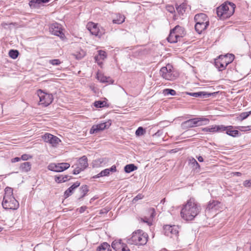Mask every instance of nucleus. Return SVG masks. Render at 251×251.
Wrapping results in <instances>:
<instances>
[{"label":"nucleus","instance_id":"obj_1","mask_svg":"<svg viewBox=\"0 0 251 251\" xmlns=\"http://www.w3.org/2000/svg\"><path fill=\"white\" fill-rule=\"evenodd\" d=\"M201 206L193 198L187 201L181 209V217L186 221H191L198 215L201 211Z\"/></svg>","mask_w":251,"mask_h":251},{"label":"nucleus","instance_id":"obj_2","mask_svg":"<svg viewBox=\"0 0 251 251\" xmlns=\"http://www.w3.org/2000/svg\"><path fill=\"white\" fill-rule=\"evenodd\" d=\"M148 234L141 229H138L132 234L131 237L128 238L127 242L131 245L142 246L146 244L148 241Z\"/></svg>","mask_w":251,"mask_h":251},{"label":"nucleus","instance_id":"obj_3","mask_svg":"<svg viewBox=\"0 0 251 251\" xmlns=\"http://www.w3.org/2000/svg\"><path fill=\"white\" fill-rule=\"evenodd\" d=\"M235 5L230 2H225L217 8V16L221 20L229 18L234 12Z\"/></svg>","mask_w":251,"mask_h":251},{"label":"nucleus","instance_id":"obj_4","mask_svg":"<svg viewBox=\"0 0 251 251\" xmlns=\"http://www.w3.org/2000/svg\"><path fill=\"white\" fill-rule=\"evenodd\" d=\"M194 20L196 22L195 28L199 33L207 28L209 25V19L207 15L204 13L197 14L195 16Z\"/></svg>","mask_w":251,"mask_h":251},{"label":"nucleus","instance_id":"obj_5","mask_svg":"<svg viewBox=\"0 0 251 251\" xmlns=\"http://www.w3.org/2000/svg\"><path fill=\"white\" fill-rule=\"evenodd\" d=\"M209 122V121L207 118H195L182 122L181 126L182 128L186 129L189 128L200 126L202 125H207Z\"/></svg>","mask_w":251,"mask_h":251},{"label":"nucleus","instance_id":"obj_6","mask_svg":"<svg viewBox=\"0 0 251 251\" xmlns=\"http://www.w3.org/2000/svg\"><path fill=\"white\" fill-rule=\"evenodd\" d=\"M160 75L163 78L169 80L175 79L178 76L177 73L173 70V66L169 64L161 68Z\"/></svg>","mask_w":251,"mask_h":251},{"label":"nucleus","instance_id":"obj_7","mask_svg":"<svg viewBox=\"0 0 251 251\" xmlns=\"http://www.w3.org/2000/svg\"><path fill=\"white\" fill-rule=\"evenodd\" d=\"M229 56H230V58L229 59V60H226V58L223 57L222 55H220L218 58L215 59V66L219 71L225 70L227 65L233 61L234 55L233 54H230Z\"/></svg>","mask_w":251,"mask_h":251},{"label":"nucleus","instance_id":"obj_8","mask_svg":"<svg viewBox=\"0 0 251 251\" xmlns=\"http://www.w3.org/2000/svg\"><path fill=\"white\" fill-rule=\"evenodd\" d=\"M2 205L6 209H17L19 207V202L14 197L3 198Z\"/></svg>","mask_w":251,"mask_h":251},{"label":"nucleus","instance_id":"obj_9","mask_svg":"<svg viewBox=\"0 0 251 251\" xmlns=\"http://www.w3.org/2000/svg\"><path fill=\"white\" fill-rule=\"evenodd\" d=\"M87 28L92 35L99 38H100L105 33V30L103 27H99L98 24L93 22H89L87 24Z\"/></svg>","mask_w":251,"mask_h":251},{"label":"nucleus","instance_id":"obj_10","mask_svg":"<svg viewBox=\"0 0 251 251\" xmlns=\"http://www.w3.org/2000/svg\"><path fill=\"white\" fill-rule=\"evenodd\" d=\"M37 94L39 97L40 104L44 106H48L53 100V96L51 94L45 93L41 89L38 90Z\"/></svg>","mask_w":251,"mask_h":251},{"label":"nucleus","instance_id":"obj_11","mask_svg":"<svg viewBox=\"0 0 251 251\" xmlns=\"http://www.w3.org/2000/svg\"><path fill=\"white\" fill-rule=\"evenodd\" d=\"M70 166V164L68 163H53L50 164L48 166V168L49 170L51 171L61 172L67 170Z\"/></svg>","mask_w":251,"mask_h":251},{"label":"nucleus","instance_id":"obj_12","mask_svg":"<svg viewBox=\"0 0 251 251\" xmlns=\"http://www.w3.org/2000/svg\"><path fill=\"white\" fill-rule=\"evenodd\" d=\"M42 138L45 142L50 144L52 147H56L61 140L57 136L50 133H46L43 136Z\"/></svg>","mask_w":251,"mask_h":251},{"label":"nucleus","instance_id":"obj_13","mask_svg":"<svg viewBox=\"0 0 251 251\" xmlns=\"http://www.w3.org/2000/svg\"><path fill=\"white\" fill-rule=\"evenodd\" d=\"M164 234L167 236L173 237L177 236L178 234V226L173 225H166L164 226Z\"/></svg>","mask_w":251,"mask_h":251},{"label":"nucleus","instance_id":"obj_14","mask_svg":"<svg viewBox=\"0 0 251 251\" xmlns=\"http://www.w3.org/2000/svg\"><path fill=\"white\" fill-rule=\"evenodd\" d=\"M111 122L108 121L105 123H101L96 125H94L90 130V134L97 133L100 131H102L108 128L111 125Z\"/></svg>","mask_w":251,"mask_h":251},{"label":"nucleus","instance_id":"obj_15","mask_svg":"<svg viewBox=\"0 0 251 251\" xmlns=\"http://www.w3.org/2000/svg\"><path fill=\"white\" fill-rule=\"evenodd\" d=\"M50 31L52 34L59 36L61 38L64 36L62 32L61 25L57 23H53L50 25Z\"/></svg>","mask_w":251,"mask_h":251},{"label":"nucleus","instance_id":"obj_16","mask_svg":"<svg viewBox=\"0 0 251 251\" xmlns=\"http://www.w3.org/2000/svg\"><path fill=\"white\" fill-rule=\"evenodd\" d=\"M148 212L150 214V218H148L147 217H145L144 218H141L140 220L141 222L147 223L148 225L150 226L151 225V219H152L155 216V209L153 208H151L148 209Z\"/></svg>","mask_w":251,"mask_h":251},{"label":"nucleus","instance_id":"obj_17","mask_svg":"<svg viewBox=\"0 0 251 251\" xmlns=\"http://www.w3.org/2000/svg\"><path fill=\"white\" fill-rule=\"evenodd\" d=\"M226 128L225 126L223 125L220 126H212L211 127H205L203 128L202 130L205 132H218V131H224Z\"/></svg>","mask_w":251,"mask_h":251},{"label":"nucleus","instance_id":"obj_18","mask_svg":"<svg viewBox=\"0 0 251 251\" xmlns=\"http://www.w3.org/2000/svg\"><path fill=\"white\" fill-rule=\"evenodd\" d=\"M226 128L224 131H226V133L232 137H236L239 136L240 133L237 130H233V126H225Z\"/></svg>","mask_w":251,"mask_h":251},{"label":"nucleus","instance_id":"obj_19","mask_svg":"<svg viewBox=\"0 0 251 251\" xmlns=\"http://www.w3.org/2000/svg\"><path fill=\"white\" fill-rule=\"evenodd\" d=\"M186 94L189 96L198 98V97H201V98H208L209 97L211 96L212 95L211 93H207L206 92H187Z\"/></svg>","mask_w":251,"mask_h":251},{"label":"nucleus","instance_id":"obj_20","mask_svg":"<svg viewBox=\"0 0 251 251\" xmlns=\"http://www.w3.org/2000/svg\"><path fill=\"white\" fill-rule=\"evenodd\" d=\"M80 184V183L78 181L75 182L71 186L68 188L64 192V196L65 198L69 197L72 195L74 189L78 187Z\"/></svg>","mask_w":251,"mask_h":251},{"label":"nucleus","instance_id":"obj_21","mask_svg":"<svg viewBox=\"0 0 251 251\" xmlns=\"http://www.w3.org/2000/svg\"><path fill=\"white\" fill-rule=\"evenodd\" d=\"M124 244L121 239L115 240L112 242L111 247L116 251H121Z\"/></svg>","mask_w":251,"mask_h":251},{"label":"nucleus","instance_id":"obj_22","mask_svg":"<svg viewBox=\"0 0 251 251\" xmlns=\"http://www.w3.org/2000/svg\"><path fill=\"white\" fill-rule=\"evenodd\" d=\"M97 79L101 82H107L110 83H113V80L109 76H106L101 73H98L97 75Z\"/></svg>","mask_w":251,"mask_h":251},{"label":"nucleus","instance_id":"obj_23","mask_svg":"<svg viewBox=\"0 0 251 251\" xmlns=\"http://www.w3.org/2000/svg\"><path fill=\"white\" fill-rule=\"evenodd\" d=\"M180 39L179 37H177V35L175 33V32L173 31V29H171L167 38L168 41L171 43H175L179 41Z\"/></svg>","mask_w":251,"mask_h":251},{"label":"nucleus","instance_id":"obj_24","mask_svg":"<svg viewBox=\"0 0 251 251\" xmlns=\"http://www.w3.org/2000/svg\"><path fill=\"white\" fill-rule=\"evenodd\" d=\"M173 31H174L175 33L177 35V37H179L180 39L183 37L185 34L184 28L179 25H176L173 28Z\"/></svg>","mask_w":251,"mask_h":251},{"label":"nucleus","instance_id":"obj_25","mask_svg":"<svg viewBox=\"0 0 251 251\" xmlns=\"http://www.w3.org/2000/svg\"><path fill=\"white\" fill-rule=\"evenodd\" d=\"M220 203V202L215 200H212L210 201L208 204L207 205L206 208H205V211H210L212 209H216V206H218V205Z\"/></svg>","mask_w":251,"mask_h":251},{"label":"nucleus","instance_id":"obj_26","mask_svg":"<svg viewBox=\"0 0 251 251\" xmlns=\"http://www.w3.org/2000/svg\"><path fill=\"white\" fill-rule=\"evenodd\" d=\"M87 161L88 159L86 156H83L79 159L78 166L80 168H81L83 170L85 169H86L88 166Z\"/></svg>","mask_w":251,"mask_h":251},{"label":"nucleus","instance_id":"obj_27","mask_svg":"<svg viewBox=\"0 0 251 251\" xmlns=\"http://www.w3.org/2000/svg\"><path fill=\"white\" fill-rule=\"evenodd\" d=\"M31 164L29 162H25L22 163L20 167V169L23 172H28L31 169Z\"/></svg>","mask_w":251,"mask_h":251},{"label":"nucleus","instance_id":"obj_28","mask_svg":"<svg viewBox=\"0 0 251 251\" xmlns=\"http://www.w3.org/2000/svg\"><path fill=\"white\" fill-rule=\"evenodd\" d=\"M97 251H111L110 246L106 242H103L99 246L97 249Z\"/></svg>","mask_w":251,"mask_h":251},{"label":"nucleus","instance_id":"obj_29","mask_svg":"<svg viewBox=\"0 0 251 251\" xmlns=\"http://www.w3.org/2000/svg\"><path fill=\"white\" fill-rule=\"evenodd\" d=\"M68 175L56 176H55V181L58 183L64 182L67 180L70 179Z\"/></svg>","mask_w":251,"mask_h":251},{"label":"nucleus","instance_id":"obj_30","mask_svg":"<svg viewBox=\"0 0 251 251\" xmlns=\"http://www.w3.org/2000/svg\"><path fill=\"white\" fill-rule=\"evenodd\" d=\"M137 169V167L133 164L126 165L124 167V170L126 173H130Z\"/></svg>","mask_w":251,"mask_h":251},{"label":"nucleus","instance_id":"obj_31","mask_svg":"<svg viewBox=\"0 0 251 251\" xmlns=\"http://www.w3.org/2000/svg\"><path fill=\"white\" fill-rule=\"evenodd\" d=\"M85 51L83 50L80 49L78 51H76L74 55L77 59H81L85 56Z\"/></svg>","mask_w":251,"mask_h":251},{"label":"nucleus","instance_id":"obj_32","mask_svg":"<svg viewBox=\"0 0 251 251\" xmlns=\"http://www.w3.org/2000/svg\"><path fill=\"white\" fill-rule=\"evenodd\" d=\"M13 189L11 187H7L5 189V194L3 198L14 197L13 195Z\"/></svg>","mask_w":251,"mask_h":251},{"label":"nucleus","instance_id":"obj_33","mask_svg":"<svg viewBox=\"0 0 251 251\" xmlns=\"http://www.w3.org/2000/svg\"><path fill=\"white\" fill-rule=\"evenodd\" d=\"M110 173L109 172L108 169H104V170L101 171L99 174L97 175H96L93 176V178H99L100 177L107 176L109 175Z\"/></svg>","mask_w":251,"mask_h":251},{"label":"nucleus","instance_id":"obj_34","mask_svg":"<svg viewBox=\"0 0 251 251\" xmlns=\"http://www.w3.org/2000/svg\"><path fill=\"white\" fill-rule=\"evenodd\" d=\"M19 54V51L17 50H11L9 51V55L12 59H16L18 57Z\"/></svg>","mask_w":251,"mask_h":251},{"label":"nucleus","instance_id":"obj_35","mask_svg":"<svg viewBox=\"0 0 251 251\" xmlns=\"http://www.w3.org/2000/svg\"><path fill=\"white\" fill-rule=\"evenodd\" d=\"M106 52L103 50H100L99 51V55L96 56L95 57V59L97 61L99 57H100L101 59L103 60L104 58H106Z\"/></svg>","mask_w":251,"mask_h":251},{"label":"nucleus","instance_id":"obj_36","mask_svg":"<svg viewBox=\"0 0 251 251\" xmlns=\"http://www.w3.org/2000/svg\"><path fill=\"white\" fill-rule=\"evenodd\" d=\"M94 106L97 108H101L106 106V102L101 100L96 101L94 102Z\"/></svg>","mask_w":251,"mask_h":251},{"label":"nucleus","instance_id":"obj_37","mask_svg":"<svg viewBox=\"0 0 251 251\" xmlns=\"http://www.w3.org/2000/svg\"><path fill=\"white\" fill-rule=\"evenodd\" d=\"M146 133V130L142 126L139 127L135 132V134L137 136L144 135Z\"/></svg>","mask_w":251,"mask_h":251},{"label":"nucleus","instance_id":"obj_38","mask_svg":"<svg viewBox=\"0 0 251 251\" xmlns=\"http://www.w3.org/2000/svg\"><path fill=\"white\" fill-rule=\"evenodd\" d=\"M251 114V110L249 112H245L241 113L239 115L240 120L243 121L247 118Z\"/></svg>","mask_w":251,"mask_h":251},{"label":"nucleus","instance_id":"obj_39","mask_svg":"<svg viewBox=\"0 0 251 251\" xmlns=\"http://www.w3.org/2000/svg\"><path fill=\"white\" fill-rule=\"evenodd\" d=\"M81 193L82 194V196L81 198L84 197L87 192L88 191V188L86 185H83L80 187Z\"/></svg>","mask_w":251,"mask_h":251},{"label":"nucleus","instance_id":"obj_40","mask_svg":"<svg viewBox=\"0 0 251 251\" xmlns=\"http://www.w3.org/2000/svg\"><path fill=\"white\" fill-rule=\"evenodd\" d=\"M163 93L165 95H170L172 96H175L176 94L175 90L171 89H166L164 90Z\"/></svg>","mask_w":251,"mask_h":251},{"label":"nucleus","instance_id":"obj_41","mask_svg":"<svg viewBox=\"0 0 251 251\" xmlns=\"http://www.w3.org/2000/svg\"><path fill=\"white\" fill-rule=\"evenodd\" d=\"M190 162L192 165L193 167L195 168V169H196L197 168H200V165L195 158H192L191 159H190Z\"/></svg>","mask_w":251,"mask_h":251},{"label":"nucleus","instance_id":"obj_42","mask_svg":"<svg viewBox=\"0 0 251 251\" xmlns=\"http://www.w3.org/2000/svg\"><path fill=\"white\" fill-rule=\"evenodd\" d=\"M125 21V18L123 16H120L119 18L118 19H114L113 20V23L120 24Z\"/></svg>","mask_w":251,"mask_h":251},{"label":"nucleus","instance_id":"obj_43","mask_svg":"<svg viewBox=\"0 0 251 251\" xmlns=\"http://www.w3.org/2000/svg\"><path fill=\"white\" fill-rule=\"evenodd\" d=\"M49 63L52 65H58L61 64V61L59 59H54L49 60Z\"/></svg>","mask_w":251,"mask_h":251},{"label":"nucleus","instance_id":"obj_44","mask_svg":"<svg viewBox=\"0 0 251 251\" xmlns=\"http://www.w3.org/2000/svg\"><path fill=\"white\" fill-rule=\"evenodd\" d=\"M176 10L179 14L182 15L185 11L184 6L182 5H180L176 8Z\"/></svg>","mask_w":251,"mask_h":251},{"label":"nucleus","instance_id":"obj_45","mask_svg":"<svg viewBox=\"0 0 251 251\" xmlns=\"http://www.w3.org/2000/svg\"><path fill=\"white\" fill-rule=\"evenodd\" d=\"M82 171H83V170L78 166L75 168L73 170V173L74 175H77Z\"/></svg>","mask_w":251,"mask_h":251},{"label":"nucleus","instance_id":"obj_46","mask_svg":"<svg viewBox=\"0 0 251 251\" xmlns=\"http://www.w3.org/2000/svg\"><path fill=\"white\" fill-rule=\"evenodd\" d=\"M143 198V196L141 194H139L133 199L132 201L135 202L138 200L142 199Z\"/></svg>","mask_w":251,"mask_h":251},{"label":"nucleus","instance_id":"obj_47","mask_svg":"<svg viewBox=\"0 0 251 251\" xmlns=\"http://www.w3.org/2000/svg\"><path fill=\"white\" fill-rule=\"evenodd\" d=\"M244 186L246 187H251V180H246L243 183Z\"/></svg>","mask_w":251,"mask_h":251},{"label":"nucleus","instance_id":"obj_48","mask_svg":"<svg viewBox=\"0 0 251 251\" xmlns=\"http://www.w3.org/2000/svg\"><path fill=\"white\" fill-rule=\"evenodd\" d=\"M166 9L168 12H169L171 13H173L174 12H175L174 7L172 5H167L166 6Z\"/></svg>","mask_w":251,"mask_h":251},{"label":"nucleus","instance_id":"obj_49","mask_svg":"<svg viewBox=\"0 0 251 251\" xmlns=\"http://www.w3.org/2000/svg\"><path fill=\"white\" fill-rule=\"evenodd\" d=\"M30 158H31V156H30L28 154H24L22 155V156L21 157V159H22L23 160H27Z\"/></svg>","mask_w":251,"mask_h":251},{"label":"nucleus","instance_id":"obj_50","mask_svg":"<svg viewBox=\"0 0 251 251\" xmlns=\"http://www.w3.org/2000/svg\"><path fill=\"white\" fill-rule=\"evenodd\" d=\"M163 134V131L159 130L156 133H155L153 135V137H159L162 136Z\"/></svg>","mask_w":251,"mask_h":251},{"label":"nucleus","instance_id":"obj_51","mask_svg":"<svg viewBox=\"0 0 251 251\" xmlns=\"http://www.w3.org/2000/svg\"><path fill=\"white\" fill-rule=\"evenodd\" d=\"M121 249V251H130L127 245L125 243Z\"/></svg>","mask_w":251,"mask_h":251},{"label":"nucleus","instance_id":"obj_52","mask_svg":"<svg viewBox=\"0 0 251 251\" xmlns=\"http://www.w3.org/2000/svg\"><path fill=\"white\" fill-rule=\"evenodd\" d=\"M109 173L111 172H115L117 171L116 166L114 165H113L110 168L108 169Z\"/></svg>","mask_w":251,"mask_h":251},{"label":"nucleus","instance_id":"obj_53","mask_svg":"<svg viewBox=\"0 0 251 251\" xmlns=\"http://www.w3.org/2000/svg\"><path fill=\"white\" fill-rule=\"evenodd\" d=\"M20 160H21V158L20 157H15V158H12L11 159V162L15 163V162H19Z\"/></svg>","mask_w":251,"mask_h":251},{"label":"nucleus","instance_id":"obj_54","mask_svg":"<svg viewBox=\"0 0 251 251\" xmlns=\"http://www.w3.org/2000/svg\"><path fill=\"white\" fill-rule=\"evenodd\" d=\"M87 207L86 206H81V207H80V208L79 209V212L80 213H82L83 212H84L85 210L86 209Z\"/></svg>","mask_w":251,"mask_h":251},{"label":"nucleus","instance_id":"obj_55","mask_svg":"<svg viewBox=\"0 0 251 251\" xmlns=\"http://www.w3.org/2000/svg\"><path fill=\"white\" fill-rule=\"evenodd\" d=\"M106 159L105 158H100L97 160H96V162L100 163V164H101L102 163H103L104 161V160Z\"/></svg>","mask_w":251,"mask_h":251},{"label":"nucleus","instance_id":"obj_56","mask_svg":"<svg viewBox=\"0 0 251 251\" xmlns=\"http://www.w3.org/2000/svg\"><path fill=\"white\" fill-rule=\"evenodd\" d=\"M230 54H226V55H223V57H226V60H229V59L230 58V56H229V55H230Z\"/></svg>","mask_w":251,"mask_h":251},{"label":"nucleus","instance_id":"obj_57","mask_svg":"<svg viewBox=\"0 0 251 251\" xmlns=\"http://www.w3.org/2000/svg\"><path fill=\"white\" fill-rule=\"evenodd\" d=\"M198 160L199 162H201L203 161V157L201 156H200L198 157Z\"/></svg>","mask_w":251,"mask_h":251},{"label":"nucleus","instance_id":"obj_58","mask_svg":"<svg viewBox=\"0 0 251 251\" xmlns=\"http://www.w3.org/2000/svg\"><path fill=\"white\" fill-rule=\"evenodd\" d=\"M165 201V199H162V200L161 201V202H160L163 204V203H164Z\"/></svg>","mask_w":251,"mask_h":251},{"label":"nucleus","instance_id":"obj_59","mask_svg":"<svg viewBox=\"0 0 251 251\" xmlns=\"http://www.w3.org/2000/svg\"><path fill=\"white\" fill-rule=\"evenodd\" d=\"M2 227H0V232L2 231Z\"/></svg>","mask_w":251,"mask_h":251},{"label":"nucleus","instance_id":"obj_60","mask_svg":"<svg viewBox=\"0 0 251 251\" xmlns=\"http://www.w3.org/2000/svg\"><path fill=\"white\" fill-rule=\"evenodd\" d=\"M237 175H239V174H240V173H237Z\"/></svg>","mask_w":251,"mask_h":251},{"label":"nucleus","instance_id":"obj_61","mask_svg":"<svg viewBox=\"0 0 251 251\" xmlns=\"http://www.w3.org/2000/svg\"><path fill=\"white\" fill-rule=\"evenodd\" d=\"M237 175H239V174H240V173H237Z\"/></svg>","mask_w":251,"mask_h":251}]
</instances>
